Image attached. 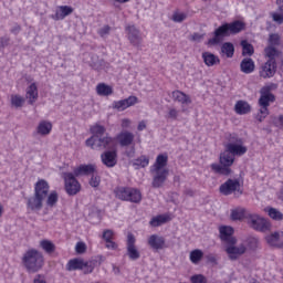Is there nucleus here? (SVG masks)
Returning <instances> with one entry per match:
<instances>
[{
  "label": "nucleus",
  "mask_w": 283,
  "mask_h": 283,
  "mask_svg": "<svg viewBox=\"0 0 283 283\" xmlns=\"http://www.w3.org/2000/svg\"><path fill=\"white\" fill-rule=\"evenodd\" d=\"M46 200V207H56L59 202V192H50V184L45 179H40L34 185V195L28 199V208L31 211H41L43 209V201Z\"/></svg>",
  "instance_id": "f257e3e1"
},
{
  "label": "nucleus",
  "mask_w": 283,
  "mask_h": 283,
  "mask_svg": "<svg viewBox=\"0 0 283 283\" xmlns=\"http://www.w3.org/2000/svg\"><path fill=\"white\" fill-rule=\"evenodd\" d=\"M22 264L29 273H38V271L43 269L45 259L43 258V253L39 252V250L30 249L23 254Z\"/></svg>",
  "instance_id": "f03ea898"
},
{
  "label": "nucleus",
  "mask_w": 283,
  "mask_h": 283,
  "mask_svg": "<svg viewBox=\"0 0 283 283\" xmlns=\"http://www.w3.org/2000/svg\"><path fill=\"white\" fill-rule=\"evenodd\" d=\"M260 114L256 115V120L259 123H262V120H264V118L269 116V106L271 105V103H275V95L271 93V86H263L260 90Z\"/></svg>",
  "instance_id": "7ed1b4c3"
},
{
  "label": "nucleus",
  "mask_w": 283,
  "mask_h": 283,
  "mask_svg": "<svg viewBox=\"0 0 283 283\" xmlns=\"http://www.w3.org/2000/svg\"><path fill=\"white\" fill-rule=\"evenodd\" d=\"M235 163V156L229 150H224L220 155V164H212L210 167L214 174H220L221 176L231 175V166Z\"/></svg>",
  "instance_id": "20e7f679"
},
{
  "label": "nucleus",
  "mask_w": 283,
  "mask_h": 283,
  "mask_svg": "<svg viewBox=\"0 0 283 283\" xmlns=\"http://www.w3.org/2000/svg\"><path fill=\"white\" fill-rule=\"evenodd\" d=\"M86 146L96 149L97 151H103L105 149L109 151L116 147V140L108 135H103L101 137L92 136L86 139Z\"/></svg>",
  "instance_id": "39448f33"
},
{
  "label": "nucleus",
  "mask_w": 283,
  "mask_h": 283,
  "mask_svg": "<svg viewBox=\"0 0 283 283\" xmlns=\"http://www.w3.org/2000/svg\"><path fill=\"white\" fill-rule=\"evenodd\" d=\"M115 196L118 198V200L134 202L135 205H138L140 200H143V193H140V190L130 187L116 188Z\"/></svg>",
  "instance_id": "423d86ee"
},
{
  "label": "nucleus",
  "mask_w": 283,
  "mask_h": 283,
  "mask_svg": "<svg viewBox=\"0 0 283 283\" xmlns=\"http://www.w3.org/2000/svg\"><path fill=\"white\" fill-rule=\"evenodd\" d=\"M226 149L232 155V156H244L247 151H249V148L244 146V142L242 138H240L235 134H231L228 137V143L226 145Z\"/></svg>",
  "instance_id": "0eeeda50"
},
{
  "label": "nucleus",
  "mask_w": 283,
  "mask_h": 283,
  "mask_svg": "<svg viewBox=\"0 0 283 283\" xmlns=\"http://www.w3.org/2000/svg\"><path fill=\"white\" fill-rule=\"evenodd\" d=\"M248 224L251 229H254V231H261L263 233L271 229V223L258 214H249Z\"/></svg>",
  "instance_id": "6e6552de"
},
{
  "label": "nucleus",
  "mask_w": 283,
  "mask_h": 283,
  "mask_svg": "<svg viewBox=\"0 0 283 283\" xmlns=\"http://www.w3.org/2000/svg\"><path fill=\"white\" fill-rule=\"evenodd\" d=\"M64 182H65V191L69 196H76L81 191V182L74 177L72 172L63 174Z\"/></svg>",
  "instance_id": "1a4fd4ad"
},
{
  "label": "nucleus",
  "mask_w": 283,
  "mask_h": 283,
  "mask_svg": "<svg viewBox=\"0 0 283 283\" xmlns=\"http://www.w3.org/2000/svg\"><path fill=\"white\" fill-rule=\"evenodd\" d=\"M222 196H231V193L242 196V190H240V181L238 179H228L219 188Z\"/></svg>",
  "instance_id": "9d476101"
},
{
  "label": "nucleus",
  "mask_w": 283,
  "mask_h": 283,
  "mask_svg": "<svg viewBox=\"0 0 283 283\" xmlns=\"http://www.w3.org/2000/svg\"><path fill=\"white\" fill-rule=\"evenodd\" d=\"M125 32L127 34V39L134 48H140L143 43V34L140 30L136 28V25L128 24L125 28Z\"/></svg>",
  "instance_id": "9b49d317"
},
{
  "label": "nucleus",
  "mask_w": 283,
  "mask_h": 283,
  "mask_svg": "<svg viewBox=\"0 0 283 283\" xmlns=\"http://www.w3.org/2000/svg\"><path fill=\"white\" fill-rule=\"evenodd\" d=\"M277 72V62L266 61L259 67V76L261 78H273Z\"/></svg>",
  "instance_id": "f8f14e48"
},
{
  "label": "nucleus",
  "mask_w": 283,
  "mask_h": 283,
  "mask_svg": "<svg viewBox=\"0 0 283 283\" xmlns=\"http://www.w3.org/2000/svg\"><path fill=\"white\" fill-rule=\"evenodd\" d=\"M226 253L228 254L229 260L235 261L247 253V245L239 244L235 247V244H229L226 248Z\"/></svg>",
  "instance_id": "ddd939ff"
},
{
  "label": "nucleus",
  "mask_w": 283,
  "mask_h": 283,
  "mask_svg": "<svg viewBox=\"0 0 283 283\" xmlns=\"http://www.w3.org/2000/svg\"><path fill=\"white\" fill-rule=\"evenodd\" d=\"M66 269L69 271H78V270L86 269L84 273H92V271H94V268L92 265H88L87 262L81 259L70 260L69 263L66 264Z\"/></svg>",
  "instance_id": "4468645a"
},
{
  "label": "nucleus",
  "mask_w": 283,
  "mask_h": 283,
  "mask_svg": "<svg viewBox=\"0 0 283 283\" xmlns=\"http://www.w3.org/2000/svg\"><path fill=\"white\" fill-rule=\"evenodd\" d=\"M127 255L133 261L140 259V252L136 248V238L132 233L127 235Z\"/></svg>",
  "instance_id": "2eb2a0df"
},
{
  "label": "nucleus",
  "mask_w": 283,
  "mask_h": 283,
  "mask_svg": "<svg viewBox=\"0 0 283 283\" xmlns=\"http://www.w3.org/2000/svg\"><path fill=\"white\" fill-rule=\"evenodd\" d=\"M117 158H118V154L114 149L106 150L101 155L103 165H105V167H108V168L116 167L118 163Z\"/></svg>",
  "instance_id": "dca6fc26"
},
{
  "label": "nucleus",
  "mask_w": 283,
  "mask_h": 283,
  "mask_svg": "<svg viewBox=\"0 0 283 283\" xmlns=\"http://www.w3.org/2000/svg\"><path fill=\"white\" fill-rule=\"evenodd\" d=\"M171 98L175 101V103H180L181 105V112H187V108H185V105H191V97L185 92L181 91H172L171 92Z\"/></svg>",
  "instance_id": "f3484780"
},
{
  "label": "nucleus",
  "mask_w": 283,
  "mask_h": 283,
  "mask_svg": "<svg viewBox=\"0 0 283 283\" xmlns=\"http://www.w3.org/2000/svg\"><path fill=\"white\" fill-rule=\"evenodd\" d=\"M231 33L229 32V27L227 23L219 27L217 30H214V36L208 41L209 45H218L220 43L221 39H224V36H230Z\"/></svg>",
  "instance_id": "a211bd4d"
},
{
  "label": "nucleus",
  "mask_w": 283,
  "mask_h": 283,
  "mask_svg": "<svg viewBox=\"0 0 283 283\" xmlns=\"http://www.w3.org/2000/svg\"><path fill=\"white\" fill-rule=\"evenodd\" d=\"M138 103V97L129 96L128 98L113 102V109H117V112H125L128 107H134Z\"/></svg>",
  "instance_id": "6ab92c4d"
},
{
  "label": "nucleus",
  "mask_w": 283,
  "mask_h": 283,
  "mask_svg": "<svg viewBox=\"0 0 283 283\" xmlns=\"http://www.w3.org/2000/svg\"><path fill=\"white\" fill-rule=\"evenodd\" d=\"M220 239L228 244H238V239L233 237V228L222 226L219 228Z\"/></svg>",
  "instance_id": "aec40b11"
},
{
  "label": "nucleus",
  "mask_w": 283,
  "mask_h": 283,
  "mask_svg": "<svg viewBox=\"0 0 283 283\" xmlns=\"http://www.w3.org/2000/svg\"><path fill=\"white\" fill-rule=\"evenodd\" d=\"M155 176L153 178V187L155 189H160L163 185L167 181V177L169 176V169L163 170H153Z\"/></svg>",
  "instance_id": "412c9836"
},
{
  "label": "nucleus",
  "mask_w": 283,
  "mask_h": 283,
  "mask_svg": "<svg viewBox=\"0 0 283 283\" xmlns=\"http://www.w3.org/2000/svg\"><path fill=\"white\" fill-rule=\"evenodd\" d=\"M266 243L274 249H283V232H273L265 237Z\"/></svg>",
  "instance_id": "4be33fe9"
},
{
  "label": "nucleus",
  "mask_w": 283,
  "mask_h": 283,
  "mask_svg": "<svg viewBox=\"0 0 283 283\" xmlns=\"http://www.w3.org/2000/svg\"><path fill=\"white\" fill-rule=\"evenodd\" d=\"M165 238L158 234H153L148 238V245L153 251H163L165 249Z\"/></svg>",
  "instance_id": "5701e85b"
},
{
  "label": "nucleus",
  "mask_w": 283,
  "mask_h": 283,
  "mask_svg": "<svg viewBox=\"0 0 283 283\" xmlns=\"http://www.w3.org/2000/svg\"><path fill=\"white\" fill-rule=\"evenodd\" d=\"M135 136L133 133L124 130L117 135V140L120 147H129L134 143Z\"/></svg>",
  "instance_id": "b1692460"
},
{
  "label": "nucleus",
  "mask_w": 283,
  "mask_h": 283,
  "mask_svg": "<svg viewBox=\"0 0 283 283\" xmlns=\"http://www.w3.org/2000/svg\"><path fill=\"white\" fill-rule=\"evenodd\" d=\"M96 171V166L90 165H81L73 170L74 176H92Z\"/></svg>",
  "instance_id": "393cba45"
},
{
  "label": "nucleus",
  "mask_w": 283,
  "mask_h": 283,
  "mask_svg": "<svg viewBox=\"0 0 283 283\" xmlns=\"http://www.w3.org/2000/svg\"><path fill=\"white\" fill-rule=\"evenodd\" d=\"M25 97L29 101V105H34L39 98V87L36 86V83H32L28 88H27V94Z\"/></svg>",
  "instance_id": "a878e982"
},
{
  "label": "nucleus",
  "mask_w": 283,
  "mask_h": 283,
  "mask_svg": "<svg viewBox=\"0 0 283 283\" xmlns=\"http://www.w3.org/2000/svg\"><path fill=\"white\" fill-rule=\"evenodd\" d=\"M39 136H50L52 133V124L48 120H41L35 129Z\"/></svg>",
  "instance_id": "bb28decb"
},
{
  "label": "nucleus",
  "mask_w": 283,
  "mask_h": 283,
  "mask_svg": "<svg viewBox=\"0 0 283 283\" xmlns=\"http://www.w3.org/2000/svg\"><path fill=\"white\" fill-rule=\"evenodd\" d=\"M169 156L167 154H160L157 156L155 164L153 165V171H160L167 167Z\"/></svg>",
  "instance_id": "cd10ccee"
},
{
  "label": "nucleus",
  "mask_w": 283,
  "mask_h": 283,
  "mask_svg": "<svg viewBox=\"0 0 283 283\" xmlns=\"http://www.w3.org/2000/svg\"><path fill=\"white\" fill-rule=\"evenodd\" d=\"M202 60L208 67H213V65H219L220 63V57L211 52H203Z\"/></svg>",
  "instance_id": "c85d7f7f"
},
{
  "label": "nucleus",
  "mask_w": 283,
  "mask_h": 283,
  "mask_svg": "<svg viewBox=\"0 0 283 283\" xmlns=\"http://www.w3.org/2000/svg\"><path fill=\"white\" fill-rule=\"evenodd\" d=\"M240 67L243 74H251L255 71V62L251 57H245L241 61Z\"/></svg>",
  "instance_id": "c756f323"
},
{
  "label": "nucleus",
  "mask_w": 283,
  "mask_h": 283,
  "mask_svg": "<svg viewBox=\"0 0 283 283\" xmlns=\"http://www.w3.org/2000/svg\"><path fill=\"white\" fill-rule=\"evenodd\" d=\"M96 94L98 96H112L114 88L105 83H99L96 86Z\"/></svg>",
  "instance_id": "7c9ffc66"
},
{
  "label": "nucleus",
  "mask_w": 283,
  "mask_h": 283,
  "mask_svg": "<svg viewBox=\"0 0 283 283\" xmlns=\"http://www.w3.org/2000/svg\"><path fill=\"white\" fill-rule=\"evenodd\" d=\"M234 112L240 116H243L244 114H249V112H251V105L244 101H238L234 105Z\"/></svg>",
  "instance_id": "2f4dec72"
},
{
  "label": "nucleus",
  "mask_w": 283,
  "mask_h": 283,
  "mask_svg": "<svg viewBox=\"0 0 283 283\" xmlns=\"http://www.w3.org/2000/svg\"><path fill=\"white\" fill-rule=\"evenodd\" d=\"M228 25V31L230 34H240L244 30V22L237 20L232 23H226Z\"/></svg>",
  "instance_id": "473e14b6"
},
{
  "label": "nucleus",
  "mask_w": 283,
  "mask_h": 283,
  "mask_svg": "<svg viewBox=\"0 0 283 283\" xmlns=\"http://www.w3.org/2000/svg\"><path fill=\"white\" fill-rule=\"evenodd\" d=\"M264 54H265L268 61H272V63H276L275 59H277V56H280V51L277 50L276 46L268 45L264 49Z\"/></svg>",
  "instance_id": "72a5a7b5"
},
{
  "label": "nucleus",
  "mask_w": 283,
  "mask_h": 283,
  "mask_svg": "<svg viewBox=\"0 0 283 283\" xmlns=\"http://www.w3.org/2000/svg\"><path fill=\"white\" fill-rule=\"evenodd\" d=\"M171 220V217L169 214H159L150 220V227H161V224H166V222H169Z\"/></svg>",
  "instance_id": "f704fd0d"
},
{
  "label": "nucleus",
  "mask_w": 283,
  "mask_h": 283,
  "mask_svg": "<svg viewBox=\"0 0 283 283\" xmlns=\"http://www.w3.org/2000/svg\"><path fill=\"white\" fill-rule=\"evenodd\" d=\"M72 12H74V8H72L70 6H61L59 8V11H56L55 17L59 20H63V19H65V17H70V14H72Z\"/></svg>",
  "instance_id": "c9c22d12"
},
{
  "label": "nucleus",
  "mask_w": 283,
  "mask_h": 283,
  "mask_svg": "<svg viewBox=\"0 0 283 283\" xmlns=\"http://www.w3.org/2000/svg\"><path fill=\"white\" fill-rule=\"evenodd\" d=\"M221 53L227 56V59H233V54H235V46L233 43L226 42L221 45Z\"/></svg>",
  "instance_id": "e433bc0d"
},
{
  "label": "nucleus",
  "mask_w": 283,
  "mask_h": 283,
  "mask_svg": "<svg viewBox=\"0 0 283 283\" xmlns=\"http://www.w3.org/2000/svg\"><path fill=\"white\" fill-rule=\"evenodd\" d=\"M268 45L271 48H280L282 45V35L279 33H270L268 39Z\"/></svg>",
  "instance_id": "4c0bfd02"
},
{
  "label": "nucleus",
  "mask_w": 283,
  "mask_h": 283,
  "mask_svg": "<svg viewBox=\"0 0 283 283\" xmlns=\"http://www.w3.org/2000/svg\"><path fill=\"white\" fill-rule=\"evenodd\" d=\"M202 258H205V252L200 249H196L190 252V262H192V264H200Z\"/></svg>",
  "instance_id": "58836bf2"
},
{
  "label": "nucleus",
  "mask_w": 283,
  "mask_h": 283,
  "mask_svg": "<svg viewBox=\"0 0 283 283\" xmlns=\"http://www.w3.org/2000/svg\"><path fill=\"white\" fill-rule=\"evenodd\" d=\"M40 247L45 251V253L52 254L56 251V245L50 240H42Z\"/></svg>",
  "instance_id": "ea45409f"
},
{
  "label": "nucleus",
  "mask_w": 283,
  "mask_h": 283,
  "mask_svg": "<svg viewBox=\"0 0 283 283\" xmlns=\"http://www.w3.org/2000/svg\"><path fill=\"white\" fill-rule=\"evenodd\" d=\"M247 213V210L244 208H237L231 210L230 218L231 220H244V216Z\"/></svg>",
  "instance_id": "a19ab883"
},
{
  "label": "nucleus",
  "mask_w": 283,
  "mask_h": 283,
  "mask_svg": "<svg viewBox=\"0 0 283 283\" xmlns=\"http://www.w3.org/2000/svg\"><path fill=\"white\" fill-rule=\"evenodd\" d=\"M133 165L134 167H137V169L145 168L149 165V157L142 155L133 161Z\"/></svg>",
  "instance_id": "79ce46f5"
},
{
  "label": "nucleus",
  "mask_w": 283,
  "mask_h": 283,
  "mask_svg": "<svg viewBox=\"0 0 283 283\" xmlns=\"http://www.w3.org/2000/svg\"><path fill=\"white\" fill-rule=\"evenodd\" d=\"M106 128L105 126L95 124L94 126L91 127V134L93 136H96V138H101V136H105Z\"/></svg>",
  "instance_id": "37998d69"
},
{
  "label": "nucleus",
  "mask_w": 283,
  "mask_h": 283,
  "mask_svg": "<svg viewBox=\"0 0 283 283\" xmlns=\"http://www.w3.org/2000/svg\"><path fill=\"white\" fill-rule=\"evenodd\" d=\"M25 97L21 95H11V105L15 108L23 107Z\"/></svg>",
  "instance_id": "c03bdc74"
},
{
  "label": "nucleus",
  "mask_w": 283,
  "mask_h": 283,
  "mask_svg": "<svg viewBox=\"0 0 283 283\" xmlns=\"http://www.w3.org/2000/svg\"><path fill=\"white\" fill-rule=\"evenodd\" d=\"M270 120L274 127H277L279 129H283V114L271 115Z\"/></svg>",
  "instance_id": "a18cd8bd"
},
{
  "label": "nucleus",
  "mask_w": 283,
  "mask_h": 283,
  "mask_svg": "<svg viewBox=\"0 0 283 283\" xmlns=\"http://www.w3.org/2000/svg\"><path fill=\"white\" fill-rule=\"evenodd\" d=\"M241 46L243 56H251L253 54V45H251L247 40L241 41Z\"/></svg>",
  "instance_id": "49530a36"
},
{
  "label": "nucleus",
  "mask_w": 283,
  "mask_h": 283,
  "mask_svg": "<svg viewBox=\"0 0 283 283\" xmlns=\"http://www.w3.org/2000/svg\"><path fill=\"white\" fill-rule=\"evenodd\" d=\"M266 211L270 218H272V220H277V221L283 220V213L280 212V210L275 208H268Z\"/></svg>",
  "instance_id": "de8ad7c7"
},
{
  "label": "nucleus",
  "mask_w": 283,
  "mask_h": 283,
  "mask_svg": "<svg viewBox=\"0 0 283 283\" xmlns=\"http://www.w3.org/2000/svg\"><path fill=\"white\" fill-rule=\"evenodd\" d=\"M180 114V111L174 108V107H169L168 108V113L166 115V118H170L171 120H177L178 116Z\"/></svg>",
  "instance_id": "09e8293b"
},
{
  "label": "nucleus",
  "mask_w": 283,
  "mask_h": 283,
  "mask_svg": "<svg viewBox=\"0 0 283 283\" xmlns=\"http://www.w3.org/2000/svg\"><path fill=\"white\" fill-rule=\"evenodd\" d=\"M187 19V13L185 12H175L172 15V21H175V23H182V21H185Z\"/></svg>",
  "instance_id": "8fccbe9b"
},
{
  "label": "nucleus",
  "mask_w": 283,
  "mask_h": 283,
  "mask_svg": "<svg viewBox=\"0 0 283 283\" xmlns=\"http://www.w3.org/2000/svg\"><path fill=\"white\" fill-rule=\"evenodd\" d=\"M190 281L192 283H207V277L202 274L192 275Z\"/></svg>",
  "instance_id": "3c124183"
},
{
  "label": "nucleus",
  "mask_w": 283,
  "mask_h": 283,
  "mask_svg": "<svg viewBox=\"0 0 283 283\" xmlns=\"http://www.w3.org/2000/svg\"><path fill=\"white\" fill-rule=\"evenodd\" d=\"M102 238H103V240H105V242L112 241V238H114V231L104 230Z\"/></svg>",
  "instance_id": "603ef678"
},
{
  "label": "nucleus",
  "mask_w": 283,
  "mask_h": 283,
  "mask_svg": "<svg viewBox=\"0 0 283 283\" xmlns=\"http://www.w3.org/2000/svg\"><path fill=\"white\" fill-rule=\"evenodd\" d=\"M282 13H272V19L275 23H277L279 25H282L283 23V11H281Z\"/></svg>",
  "instance_id": "864d4df0"
},
{
  "label": "nucleus",
  "mask_w": 283,
  "mask_h": 283,
  "mask_svg": "<svg viewBox=\"0 0 283 283\" xmlns=\"http://www.w3.org/2000/svg\"><path fill=\"white\" fill-rule=\"evenodd\" d=\"M76 253H85L87 251V245L84 242H77L75 245Z\"/></svg>",
  "instance_id": "5fc2aeb1"
},
{
  "label": "nucleus",
  "mask_w": 283,
  "mask_h": 283,
  "mask_svg": "<svg viewBox=\"0 0 283 283\" xmlns=\"http://www.w3.org/2000/svg\"><path fill=\"white\" fill-rule=\"evenodd\" d=\"M90 185L91 187H98V185H101V177L93 175L91 177Z\"/></svg>",
  "instance_id": "6e6d98bb"
},
{
  "label": "nucleus",
  "mask_w": 283,
  "mask_h": 283,
  "mask_svg": "<svg viewBox=\"0 0 283 283\" xmlns=\"http://www.w3.org/2000/svg\"><path fill=\"white\" fill-rule=\"evenodd\" d=\"M202 39H205V34L193 33L190 40L195 41L196 43H200Z\"/></svg>",
  "instance_id": "4d7b16f0"
},
{
  "label": "nucleus",
  "mask_w": 283,
  "mask_h": 283,
  "mask_svg": "<svg viewBox=\"0 0 283 283\" xmlns=\"http://www.w3.org/2000/svg\"><path fill=\"white\" fill-rule=\"evenodd\" d=\"M10 45V38L3 36L0 39V48H8Z\"/></svg>",
  "instance_id": "13d9d810"
},
{
  "label": "nucleus",
  "mask_w": 283,
  "mask_h": 283,
  "mask_svg": "<svg viewBox=\"0 0 283 283\" xmlns=\"http://www.w3.org/2000/svg\"><path fill=\"white\" fill-rule=\"evenodd\" d=\"M109 25H105L102 29L98 30L99 36H106V34H109Z\"/></svg>",
  "instance_id": "bf43d9fd"
},
{
  "label": "nucleus",
  "mask_w": 283,
  "mask_h": 283,
  "mask_svg": "<svg viewBox=\"0 0 283 283\" xmlns=\"http://www.w3.org/2000/svg\"><path fill=\"white\" fill-rule=\"evenodd\" d=\"M206 260L210 262V264H218V259L213 254H207Z\"/></svg>",
  "instance_id": "052dcab7"
},
{
  "label": "nucleus",
  "mask_w": 283,
  "mask_h": 283,
  "mask_svg": "<svg viewBox=\"0 0 283 283\" xmlns=\"http://www.w3.org/2000/svg\"><path fill=\"white\" fill-rule=\"evenodd\" d=\"M106 249H112L113 251L118 249V245L114 241H106Z\"/></svg>",
  "instance_id": "680f3d73"
},
{
  "label": "nucleus",
  "mask_w": 283,
  "mask_h": 283,
  "mask_svg": "<svg viewBox=\"0 0 283 283\" xmlns=\"http://www.w3.org/2000/svg\"><path fill=\"white\" fill-rule=\"evenodd\" d=\"M137 129L138 132H143L144 129H147V124H145V120L139 122Z\"/></svg>",
  "instance_id": "e2e57ef3"
},
{
  "label": "nucleus",
  "mask_w": 283,
  "mask_h": 283,
  "mask_svg": "<svg viewBox=\"0 0 283 283\" xmlns=\"http://www.w3.org/2000/svg\"><path fill=\"white\" fill-rule=\"evenodd\" d=\"M129 125H132V120H129V119H123L122 120V127L123 128H127V127H129Z\"/></svg>",
  "instance_id": "0e129e2a"
},
{
  "label": "nucleus",
  "mask_w": 283,
  "mask_h": 283,
  "mask_svg": "<svg viewBox=\"0 0 283 283\" xmlns=\"http://www.w3.org/2000/svg\"><path fill=\"white\" fill-rule=\"evenodd\" d=\"M276 6L279 7V11L283 12V0H276Z\"/></svg>",
  "instance_id": "69168bd1"
},
{
  "label": "nucleus",
  "mask_w": 283,
  "mask_h": 283,
  "mask_svg": "<svg viewBox=\"0 0 283 283\" xmlns=\"http://www.w3.org/2000/svg\"><path fill=\"white\" fill-rule=\"evenodd\" d=\"M258 239H255V238H252L251 240H250V244H253V247H254V249L255 248H258Z\"/></svg>",
  "instance_id": "338daca9"
},
{
  "label": "nucleus",
  "mask_w": 283,
  "mask_h": 283,
  "mask_svg": "<svg viewBox=\"0 0 283 283\" xmlns=\"http://www.w3.org/2000/svg\"><path fill=\"white\" fill-rule=\"evenodd\" d=\"M11 32L13 33L21 32V25H15L13 29H11Z\"/></svg>",
  "instance_id": "774afa93"
}]
</instances>
